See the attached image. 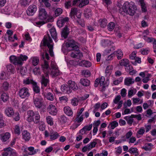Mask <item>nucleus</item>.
I'll return each instance as SVG.
<instances>
[{"mask_svg":"<svg viewBox=\"0 0 156 156\" xmlns=\"http://www.w3.org/2000/svg\"><path fill=\"white\" fill-rule=\"evenodd\" d=\"M47 109V112L50 114L53 115H55L57 114L58 110L55 105L52 104L49 105Z\"/></svg>","mask_w":156,"mask_h":156,"instance_id":"nucleus-9","label":"nucleus"},{"mask_svg":"<svg viewBox=\"0 0 156 156\" xmlns=\"http://www.w3.org/2000/svg\"><path fill=\"white\" fill-rule=\"evenodd\" d=\"M9 87V85L7 82H4L1 84L0 91L2 92H5L8 90Z\"/></svg>","mask_w":156,"mask_h":156,"instance_id":"nucleus-12","label":"nucleus"},{"mask_svg":"<svg viewBox=\"0 0 156 156\" xmlns=\"http://www.w3.org/2000/svg\"><path fill=\"white\" fill-rule=\"evenodd\" d=\"M110 125L111 126V128L113 129L118 126V123L117 122L115 121L111 123Z\"/></svg>","mask_w":156,"mask_h":156,"instance_id":"nucleus-58","label":"nucleus"},{"mask_svg":"<svg viewBox=\"0 0 156 156\" xmlns=\"http://www.w3.org/2000/svg\"><path fill=\"white\" fill-rule=\"evenodd\" d=\"M66 46L68 49L69 48H71L73 50H77L79 48L77 44L75 41L72 40L66 43Z\"/></svg>","mask_w":156,"mask_h":156,"instance_id":"nucleus-10","label":"nucleus"},{"mask_svg":"<svg viewBox=\"0 0 156 156\" xmlns=\"http://www.w3.org/2000/svg\"><path fill=\"white\" fill-rule=\"evenodd\" d=\"M35 82L30 77H29L24 79L23 80V83L25 84H31L32 85Z\"/></svg>","mask_w":156,"mask_h":156,"instance_id":"nucleus-34","label":"nucleus"},{"mask_svg":"<svg viewBox=\"0 0 156 156\" xmlns=\"http://www.w3.org/2000/svg\"><path fill=\"white\" fill-rule=\"evenodd\" d=\"M62 12V9L58 8L56 9L55 11V14L56 16H58L60 15Z\"/></svg>","mask_w":156,"mask_h":156,"instance_id":"nucleus-55","label":"nucleus"},{"mask_svg":"<svg viewBox=\"0 0 156 156\" xmlns=\"http://www.w3.org/2000/svg\"><path fill=\"white\" fill-rule=\"evenodd\" d=\"M97 143L96 142L93 141V142L90 143L89 144H87V147H88V149L90 150L93 148L95 147Z\"/></svg>","mask_w":156,"mask_h":156,"instance_id":"nucleus-53","label":"nucleus"},{"mask_svg":"<svg viewBox=\"0 0 156 156\" xmlns=\"http://www.w3.org/2000/svg\"><path fill=\"white\" fill-rule=\"evenodd\" d=\"M129 61L127 59H124L119 61V64L121 66H123L126 67L129 64Z\"/></svg>","mask_w":156,"mask_h":156,"instance_id":"nucleus-38","label":"nucleus"},{"mask_svg":"<svg viewBox=\"0 0 156 156\" xmlns=\"http://www.w3.org/2000/svg\"><path fill=\"white\" fill-rule=\"evenodd\" d=\"M121 96L120 95H117L116 96L113 100V102L115 104H117L119 103L120 101H121Z\"/></svg>","mask_w":156,"mask_h":156,"instance_id":"nucleus-63","label":"nucleus"},{"mask_svg":"<svg viewBox=\"0 0 156 156\" xmlns=\"http://www.w3.org/2000/svg\"><path fill=\"white\" fill-rule=\"evenodd\" d=\"M11 11V8L9 6H5L4 8L0 9V12L6 14H9Z\"/></svg>","mask_w":156,"mask_h":156,"instance_id":"nucleus-24","label":"nucleus"},{"mask_svg":"<svg viewBox=\"0 0 156 156\" xmlns=\"http://www.w3.org/2000/svg\"><path fill=\"white\" fill-rule=\"evenodd\" d=\"M17 69L18 73H20L22 76H23L25 74L27 69L26 68L22 66V65H18Z\"/></svg>","mask_w":156,"mask_h":156,"instance_id":"nucleus-15","label":"nucleus"},{"mask_svg":"<svg viewBox=\"0 0 156 156\" xmlns=\"http://www.w3.org/2000/svg\"><path fill=\"white\" fill-rule=\"evenodd\" d=\"M65 113L67 115L70 116L73 114V112L71 108L69 106H66L64 108Z\"/></svg>","mask_w":156,"mask_h":156,"instance_id":"nucleus-25","label":"nucleus"},{"mask_svg":"<svg viewBox=\"0 0 156 156\" xmlns=\"http://www.w3.org/2000/svg\"><path fill=\"white\" fill-rule=\"evenodd\" d=\"M154 145L151 143L145 144L142 148L146 151H151L153 148Z\"/></svg>","mask_w":156,"mask_h":156,"instance_id":"nucleus-30","label":"nucleus"},{"mask_svg":"<svg viewBox=\"0 0 156 156\" xmlns=\"http://www.w3.org/2000/svg\"><path fill=\"white\" fill-rule=\"evenodd\" d=\"M45 98L48 100L53 101L54 99V95L50 92H48L45 95Z\"/></svg>","mask_w":156,"mask_h":156,"instance_id":"nucleus-35","label":"nucleus"},{"mask_svg":"<svg viewBox=\"0 0 156 156\" xmlns=\"http://www.w3.org/2000/svg\"><path fill=\"white\" fill-rule=\"evenodd\" d=\"M68 84L69 89H72L73 90H76L78 88L76 84L74 81L69 80L68 81Z\"/></svg>","mask_w":156,"mask_h":156,"instance_id":"nucleus-19","label":"nucleus"},{"mask_svg":"<svg viewBox=\"0 0 156 156\" xmlns=\"http://www.w3.org/2000/svg\"><path fill=\"white\" fill-rule=\"evenodd\" d=\"M115 55H117L118 59H121L123 55L122 52L121 50L119 49L115 52Z\"/></svg>","mask_w":156,"mask_h":156,"instance_id":"nucleus-40","label":"nucleus"},{"mask_svg":"<svg viewBox=\"0 0 156 156\" xmlns=\"http://www.w3.org/2000/svg\"><path fill=\"white\" fill-rule=\"evenodd\" d=\"M5 114L8 117H11L14 115V111L12 108L8 107L5 110Z\"/></svg>","mask_w":156,"mask_h":156,"instance_id":"nucleus-20","label":"nucleus"},{"mask_svg":"<svg viewBox=\"0 0 156 156\" xmlns=\"http://www.w3.org/2000/svg\"><path fill=\"white\" fill-rule=\"evenodd\" d=\"M10 134L9 132L5 133L4 135H2L0 138L1 140L3 142H5L10 138Z\"/></svg>","mask_w":156,"mask_h":156,"instance_id":"nucleus-31","label":"nucleus"},{"mask_svg":"<svg viewBox=\"0 0 156 156\" xmlns=\"http://www.w3.org/2000/svg\"><path fill=\"white\" fill-rule=\"evenodd\" d=\"M34 91L36 93H38L40 92V88L36 82H34L32 85Z\"/></svg>","mask_w":156,"mask_h":156,"instance_id":"nucleus-42","label":"nucleus"},{"mask_svg":"<svg viewBox=\"0 0 156 156\" xmlns=\"http://www.w3.org/2000/svg\"><path fill=\"white\" fill-rule=\"evenodd\" d=\"M80 83L84 86H87L90 83V81L86 79H82L80 81Z\"/></svg>","mask_w":156,"mask_h":156,"instance_id":"nucleus-37","label":"nucleus"},{"mask_svg":"<svg viewBox=\"0 0 156 156\" xmlns=\"http://www.w3.org/2000/svg\"><path fill=\"white\" fill-rule=\"evenodd\" d=\"M81 13L76 8H73L71 9L70 13V16L72 19H74L75 16L77 18H80L81 17Z\"/></svg>","mask_w":156,"mask_h":156,"instance_id":"nucleus-7","label":"nucleus"},{"mask_svg":"<svg viewBox=\"0 0 156 156\" xmlns=\"http://www.w3.org/2000/svg\"><path fill=\"white\" fill-rule=\"evenodd\" d=\"M35 120L34 122L36 123H37L40 121V115L38 112H36L34 114Z\"/></svg>","mask_w":156,"mask_h":156,"instance_id":"nucleus-50","label":"nucleus"},{"mask_svg":"<svg viewBox=\"0 0 156 156\" xmlns=\"http://www.w3.org/2000/svg\"><path fill=\"white\" fill-rule=\"evenodd\" d=\"M134 82V79L130 77L126 78L124 80L125 85L127 86H130Z\"/></svg>","mask_w":156,"mask_h":156,"instance_id":"nucleus-23","label":"nucleus"},{"mask_svg":"<svg viewBox=\"0 0 156 156\" xmlns=\"http://www.w3.org/2000/svg\"><path fill=\"white\" fill-rule=\"evenodd\" d=\"M39 17L40 19L45 20L46 22H51L54 21L53 17L48 16L47 12L44 9H39Z\"/></svg>","mask_w":156,"mask_h":156,"instance_id":"nucleus-4","label":"nucleus"},{"mask_svg":"<svg viewBox=\"0 0 156 156\" xmlns=\"http://www.w3.org/2000/svg\"><path fill=\"white\" fill-rule=\"evenodd\" d=\"M51 35L53 39L56 41L57 38V34L55 28L52 27L49 30Z\"/></svg>","mask_w":156,"mask_h":156,"instance_id":"nucleus-28","label":"nucleus"},{"mask_svg":"<svg viewBox=\"0 0 156 156\" xmlns=\"http://www.w3.org/2000/svg\"><path fill=\"white\" fill-rule=\"evenodd\" d=\"M46 120L48 124L51 126L54 124L53 119L50 116L48 115L46 117Z\"/></svg>","mask_w":156,"mask_h":156,"instance_id":"nucleus-39","label":"nucleus"},{"mask_svg":"<svg viewBox=\"0 0 156 156\" xmlns=\"http://www.w3.org/2000/svg\"><path fill=\"white\" fill-rule=\"evenodd\" d=\"M115 27V25L114 23L111 22L108 25V29L109 31L113 30Z\"/></svg>","mask_w":156,"mask_h":156,"instance_id":"nucleus-51","label":"nucleus"},{"mask_svg":"<svg viewBox=\"0 0 156 156\" xmlns=\"http://www.w3.org/2000/svg\"><path fill=\"white\" fill-rule=\"evenodd\" d=\"M92 127V125L91 124L89 125L84 126L82 129L80 131V133L82 135L86 134L87 131L90 130Z\"/></svg>","mask_w":156,"mask_h":156,"instance_id":"nucleus-14","label":"nucleus"},{"mask_svg":"<svg viewBox=\"0 0 156 156\" xmlns=\"http://www.w3.org/2000/svg\"><path fill=\"white\" fill-rule=\"evenodd\" d=\"M22 138L25 141H28L30 138V135L27 130H24L22 133Z\"/></svg>","mask_w":156,"mask_h":156,"instance_id":"nucleus-18","label":"nucleus"},{"mask_svg":"<svg viewBox=\"0 0 156 156\" xmlns=\"http://www.w3.org/2000/svg\"><path fill=\"white\" fill-rule=\"evenodd\" d=\"M115 153L117 155H119L122 152V148L120 146L118 147L115 148Z\"/></svg>","mask_w":156,"mask_h":156,"instance_id":"nucleus-45","label":"nucleus"},{"mask_svg":"<svg viewBox=\"0 0 156 156\" xmlns=\"http://www.w3.org/2000/svg\"><path fill=\"white\" fill-rule=\"evenodd\" d=\"M91 16V12L90 10L87 9L85 13V16L87 19H89Z\"/></svg>","mask_w":156,"mask_h":156,"instance_id":"nucleus-49","label":"nucleus"},{"mask_svg":"<svg viewBox=\"0 0 156 156\" xmlns=\"http://www.w3.org/2000/svg\"><path fill=\"white\" fill-rule=\"evenodd\" d=\"M122 9L126 14L131 16H133L136 12L137 7L133 2H126L123 4Z\"/></svg>","mask_w":156,"mask_h":156,"instance_id":"nucleus-2","label":"nucleus"},{"mask_svg":"<svg viewBox=\"0 0 156 156\" xmlns=\"http://www.w3.org/2000/svg\"><path fill=\"white\" fill-rule=\"evenodd\" d=\"M123 79V77H120L117 80H114L113 81V83L114 85H117L122 82Z\"/></svg>","mask_w":156,"mask_h":156,"instance_id":"nucleus-47","label":"nucleus"},{"mask_svg":"<svg viewBox=\"0 0 156 156\" xmlns=\"http://www.w3.org/2000/svg\"><path fill=\"white\" fill-rule=\"evenodd\" d=\"M32 64L34 66H37L38 63L39 58L37 57H33L30 58Z\"/></svg>","mask_w":156,"mask_h":156,"instance_id":"nucleus-32","label":"nucleus"},{"mask_svg":"<svg viewBox=\"0 0 156 156\" xmlns=\"http://www.w3.org/2000/svg\"><path fill=\"white\" fill-rule=\"evenodd\" d=\"M5 151H9V155L10 156H16V153L10 147H8L4 148Z\"/></svg>","mask_w":156,"mask_h":156,"instance_id":"nucleus-29","label":"nucleus"},{"mask_svg":"<svg viewBox=\"0 0 156 156\" xmlns=\"http://www.w3.org/2000/svg\"><path fill=\"white\" fill-rule=\"evenodd\" d=\"M59 99L61 102H66L68 101V98L66 96L60 97Z\"/></svg>","mask_w":156,"mask_h":156,"instance_id":"nucleus-59","label":"nucleus"},{"mask_svg":"<svg viewBox=\"0 0 156 156\" xmlns=\"http://www.w3.org/2000/svg\"><path fill=\"white\" fill-rule=\"evenodd\" d=\"M142 11L145 12L147 11L145 4L143 0H141L140 1Z\"/></svg>","mask_w":156,"mask_h":156,"instance_id":"nucleus-54","label":"nucleus"},{"mask_svg":"<svg viewBox=\"0 0 156 156\" xmlns=\"http://www.w3.org/2000/svg\"><path fill=\"white\" fill-rule=\"evenodd\" d=\"M45 22L44 20L37 21L34 22V24L36 26L39 27L44 24Z\"/></svg>","mask_w":156,"mask_h":156,"instance_id":"nucleus-48","label":"nucleus"},{"mask_svg":"<svg viewBox=\"0 0 156 156\" xmlns=\"http://www.w3.org/2000/svg\"><path fill=\"white\" fill-rule=\"evenodd\" d=\"M99 22L101 27H105L107 23V20L106 19L100 20Z\"/></svg>","mask_w":156,"mask_h":156,"instance_id":"nucleus-43","label":"nucleus"},{"mask_svg":"<svg viewBox=\"0 0 156 156\" xmlns=\"http://www.w3.org/2000/svg\"><path fill=\"white\" fill-rule=\"evenodd\" d=\"M42 42L43 45L44 46H47L50 55L53 56L54 55L53 51V46L51 44L52 42L51 38L49 36H44Z\"/></svg>","mask_w":156,"mask_h":156,"instance_id":"nucleus-5","label":"nucleus"},{"mask_svg":"<svg viewBox=\"0 0 156 156\" xmlns=\"http://www.w3.org/2000/svg\"><path fill=\"white\" fill-rule=\"evenodd\" d=\"M29 108L28 104L26 102L24 101L22 104V108L24 111L27 110Z\"/></svg>","mask_w":156,"mask_h":156,"instance_id":"nucleus-56","label":"nucleus"},{"mask_svg":"<svg viewBox=\"0 0 156 156\" xmlns=\"http://www.w3.org/2000/svg\"><path fill=\"white\" fill-rule=\"evenodd\" d=\"M1 98L3 101H6L9 99V96L5 93H3L1 95Z\"/></svg>","mask_w":156,"mask_h":156,"instance_id":"nucleus-52","label":"nucleus"},{"mask_svg":"<svg viewBox=\"0 0 156 156\" xmlns=\"http://www.w3.org/2000/svg\"><path fill=\"white\" fill-rule=\"evenodd\" d=\"M37 9L36 6L34 5H30L27 10V13L29 16H32L34 14Z\"/></svg>","mask_w":156,"mask_h":156,"instance_id":"nucleus-11","label":"nucleus"},{"mask_svg":"<svg viewBox=\"0 0 156 156\" xmlns=\"http://www.w3.org/2000/svg\"><path fill=\"white\" fill-rule=\"evenodd\" d=\"M69 20V18L68 17H65L63 19H61L57 22V25L59 27H62L66 22Z\"/></svg>","mask_w":156,"mask_h":156,"instance_id":"nucleus-16","label":"nucleus"},{"mask_svg":"<svg viewBox=\"0 0 156 156\" xmlns=\"http://www.w3.org/2000/svg\"><path fill=\"white\" fill-rule=\"evenodd\" d=\"M19 94L23 98H27L30 95L28 89L26 87H23L20 89L19 91Z\"/></svg>","mask_w":156,"mask_h":156,"instance_id":"nucleus-8","label":"nucleus"},{"mask_svg":"<svg viewBox=\"0 0 156 156\" xmlns=\"http://www.w3.org/2000/svg\"><path fill=\"white\" fill-rule=\"evenodd\" d=\"M69 33V30L67 27H65L62 30V36L65 38H66Z\"/></svg>","mask_w":156,"mask_h":156,"instance_id":"nucleus-27","label":"nucleus"},{"mask_svg":"<svg viewBox=\"0 0 156 156\" xmlns=\"http://www.w3.org/2000/svg\"><path fill=\"white\" fill-rule=\"evenodd\" d=\"M27 149L29 151H30V152L28 153V154L30 155H32L36 154L37 151V150H35L34 147H28Z\"/></svg>","mask_w":156,"mask_h":156,"instance_id":"nucleus-33","label":"nucleus"},{"mask_svg":"<svg viewBox=\"0 0 156 156\" xmlns=\"http://www.w3.org/2000/svg\"><path fill=\"white\" fill-rule=\"evenodd\" d=\"M49 74H51L52 77H55L60 75L61 73L58 69H57L50 70Z\"/></svg>","mask_w":156,"mask_h":156,"instance_id":"nucleus-22","label":"nucleus"},{"mask_svg":"<svg viewBox=\"0 0 156 156\" xmlns=\"http://www.w3.org/2000/svg\"><path fill=\"white\" fill-rule=\"evenodd\" d=\"M50 139L51 140H55L57 139L59 136V134L52 129H50Z\"/></svg>","mask_w":156,"mask_h":156,"instance_id":"nucleus-13","label":"nucleus"},{"mask_svg":"<svg viewBox=\"0 0 156 156\" xmlns=\"http://www.w3.org/2000/svg\"><path fill=\"white\" fill-rule=\"evenodd\" d=\"M67 85H62L61 87V90L64 93H69L71 92Z\"/></svg>","mask_w":156,"mask_h":156,"instance_id":"nucleus-26","label":"nucleus"},{"mask_svg":"<svg viewBox=\"0 0 156 156\" xmlns=\"http://www.w3.org/2000/svg\"><path fill=\"white\" fill-rule=\"evenodd\" d=\"M136 89H131L128 91V96L130 98L136 93Z\"/></svg>","mask_w":156,"mask_h":156,"instance_id":"nucleus-44","label":"nucleus"},{"mask_svg":"<svg viewBox=\"0 0 156 156\" xmlns=\"http://www.w3.org/2000/svg\"><path fill=\"white\" fill-rule=\"evenodd\" d=\"M34 113L31 110H29L27 112V120L29 122H31L34 121Z\"/></svg>","mask_w":156,"mask_h":156,"instance_id":"nucleus-17","label":"nucleus"},{"mask_svg":"<svg viewBox=\"0 0 156 156\" xmlns=\"http://www.w3.org/2000/svg\"><path fill=\"white\" fill-rule=\"evenodd\" d=\"M50 66L51 69L49 67L48 62L44 60V63L42 65V67L44 74L42 76L41 83L44 87L47 86L49 83L48 75L50 71L58 69L56 64L53 61L51 62Z\"/></svg>","mask_w":156,"mask_h":156,"instance_id":"nucleus-1","label":"nucleus"},{"mask_svg":"<svg viewBox=\"0 0 156 156\" xmlns=\"http://www.w3.org/2000/svg\"><path fill=\"white\" fill-rule=\"evenodd\" d=\"M79 65L80 66L89 67L91 66V64L89 61L83 60L79 62Z\"/></svg>","mask_w":156,"mask_h":156,"instance_id":"nucleus-21","label":"nucleus"},{"mask_svg":"<svg viewBox=\"0 0 156 156\" xmlns=\"http://www.w3.org/2000/svg\"><path fill=\"white\" fill-rule=\"evenodd\" d=\"M140 51L142 54L143 55H146L149 52V50L148 48L142 49Z\"/></svg>","mask_w":156,"mask_h":156,"instance_id":"nucleus-64","label":"nucleus"},{"mask_svg":"<svg viewBox=\"0 0 156 156\" xmlns=\"http://www.w3.org/2000/svg\"><path fill=\"white\" fill-rule=\"evenodd\" d=\"M82 74L86 77H88L90 75V73L88 70H84L82 72Z\"/></svg>","mask_w":156,"mask_h":156,"instance_id":"nucleus-60","label":"nucleus"},{"mask_svg":"<svg viewBox=\"0 0 156 156\" xmlns=\"http://www.w3.org/2000/svg\"><path fill=\"white\" fill-rule=\"evenodd\" d=\"M79 100L77 98H73L71 100V103L74 106H77Z\"/></svg>","mask_w":156,"mask_h":156,"instance_id":"nucleus-46","label":"nucleus"},{"mask_svg":"<svg viewBox=\"0 0 156 156\" xmlns=\"http://www.w3.org/2000/svg\"><path fill=\"white\" fill-rule=\"evenodd\" d=\"M28 58V57L27 56L22 54H21L17 57L12 55L9 57L11 62L15 65H22L23 62L26 61Z\"/></svg>","mask_w":156,"mask_h":156,"instance_id":"nucleus-3","label":"nucleus"},{"mask_svg":"<svg viewBox=\"0 0 156 156\" xmlns=\"http://www.w3.org/2000/svg\"><path fill=\"white\" fill-rule=\"evenodd\" d=\"M7 68L8 71L10 72L11 73L13 72L14 68L12 65L9 64L7 66Z\"/></svg>","mask_w":156,"mask_h":156,"instance_id":"nucleus-62","label":"nucleus"},{"mask_svg":"<svg viewBox=\"0 0 156 156\" xmlns=\"http://www.w3.org/2000/svg\"><path fill=\"white\" fill-rule=\"evenodd\" d=\"M110 43L109 41L108 40H102L101 41V45L102 46L105 47L108 46Z\"/></svg>","mask_w":156,"mask_h":156,"instance_id":"nucleus-57","label":"nucleus"},{"mask_svg":"<svg viewBox=\"0 0 156 156\" xmlns=\"http://www.w3.org/2000/svg\"><path fill=\"white\" fill-rule=\"evenodd\" d=\"M33 102L35 107L40 108L42 106L43 99L41 96H37L34 95L33 98Z\"/></svg>","mask_w":156,"mask_h":156,"instance_id":"nucleus-6","label":"nucleus"},{"mask_svg":"<svg viewBox=\"0 0 156 156\" xmlns=\"http://www.w3.org/2000/svg\"><path fill=\"white\" fill-rule=\"evenodd\" d=\"M78 1L80 3L79 6L81 8L87 5L89 3L88 0H78Z\"/></svg>","mask_w":156,"mask_h":156,"instance_id":"nucleus-36","label":"nucleus"},{"mask_svg":"<svg viewBox=\"0 0 156 156\" xmlns=\"http://www.w3.org/2000/svg\"><path fill=\"white\" fill-rule=\"evenodd\" d=\"M129 151L130 153L135 154L136 156L138 155V150L136 148V147H131L129 149Z\"/></svg>","mask_w":156,"mask_h":156,"instance_id":"nucleus-41","label":"nucleus"},{"mask_svg":"<svg viewBox=\"0 0 156 156\" xmlns=\"http://www.w3.org/2000/svg\"><path fill=\"white\" fill-rule=\"evenodd\" d=\"M35 75H40L41 73L40 69L39 67H35L33 70Z\"/></svg>","mask_w":156,"mask_h":156,"instance_id":"nucleus-61","label":"nucleus"}]
</instances>
